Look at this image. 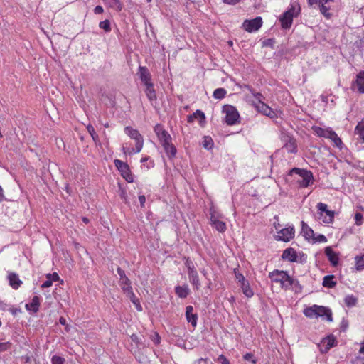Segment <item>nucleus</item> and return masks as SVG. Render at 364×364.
<instances>
[{
	"label": "nucleus",
	"instance_id": "2eb2a0df",
	"mask_svg": "<svg viewBox=\"0 0 364 364\" xmlns=\"http://www.w3.org/2000/svg\"><path fill=\"white\" fill-rule=\"evenodd\" d=\"M282 259L290 262H298V255L294 248L289 247L283 251Z\"/></svg>",
	"mask_w": 364,
	"mask_h": 364
},
{
	"label": "nucleus",
	"instance_id": "49530a36",
	"mask_svg": "<svg viewBox=\"0 0 364 364\" xmlns=\"http://www.w3.org/2000/svg\"><path fill=\"white\" fill-rule=\"evenodd\" d=\"M213 146V140L210 137L205 136L203 140V146L205 149H211Z\"/></svg>",
	"mask_w": 364,
	"mask_h": 364
},
{
	"label": "nucleus",
	"instance_id": "cd10ccee",
	"mask_svg": "<svg viewBox=\"0 0 364 364\" xmlns=\"http://www.w3.org/2000/svg\"><path fill=\"white\" fill-rule=\"evenodd\" d=\"M189 291L188 285L177 286L175 287V292L180 298H186Z\"/></svg>",
	"mask_w": 364,
	"mask_h": 364
},
{
	"label": "nucleus",
	"instance_id": "f257e3e1",
	"mask_svg": "<svg viewBox=\"0 0 364 364\" xmlns=\"http://www.w3.org/2000/svg\"><path fill=\"white\" fill-rule=\"evenodd\" d=\"M154 131L166 156L169 159L174 158L176 155L177 149L172 142L171 134L161 124H156L154 127Z\"/></svg>",
	"mask_w": 364,
	"mask_h": 364
},
{
	"label": "nucleus",
	"instance_id": "8fccbe9b",
	"mask_svg": "<svg viewBox=\"0 0 364 364\" xmlns=\"http://www.w3.org/2000/svg\"><path fill=\"white\" fill-rule=\"evenodd\" d=\"M312 241L314 242H327V239H326L325 235L319 234L316 237L314 236V237L312 239Z\"/></svg>",
	"mask_w": 364,
	"mask_h": 364
},
{
	"label": "nucleus",
	"instance_id": "a19ab883",
	"mask_svg": "<svg viewBox=\"0 0 364 364\" xmlns=\"http://www.w3.org/2000/svg\"><path fill=\"white\" fill-rule=\"evenodd\" d=\"M99 27L101 29H103L107 33H109L111 31L110 22L109 20H105L103 21H100L99 23Z\"/></svg>",
	"mask_w": 364,
	"mask_h": 364
},
{
	"label": "nucleus",
	"instance_id": "412c9836",
	"mask_svg": "<svg viewBox=\"0 0 364 364\" xmlns=\"http://www.w3.org/2000/svg\"><path fill=\"white\" fill-rule=\"evenodd\" d=\"M285 144L284 145V148L289 152L295 154L297 152V145L296 140L287 136L285 140Z\"/></svg>",
	"mask_w": 364,
	"mask_h": 364
},
{
	"label": "nucleus",
	"instance_id": "f03ea898",
	"mask_svg": "<svg viewBox=\"0 0 364 364\" xmlns=\"http://www.w3.org/2000/svg\"><path fill=\"white\" fill-rule=\"evenodd\" d=\"M299 7L298 8V9H296V6L291 4V7L287 11L284 12L283 14L279 18L282 28L283 29L290 28L292 25L294 17H296L299 14Z\"/></svg>",
	"mask_w": 364,
	"mask_h": 364
},
{
	"label": "nucleus",
	"instance_id": "0eeeda50",
	"mask_svg": "<svg viewBox=\"0 0 364 364\" xmlns=\"http://www.w3.org/2000/svg\"><path fill=\"white\" fill-rule=\"evenodd\" d=\"M295 230L294 226H288L284 228H282L277 231V235L275 237L277 240L289 242L294 238Z\"/></svg>",
	"mask_w": 364,
	"mask_h": 364
},
{
	"label": "nucleus",
	"instance_id": "2f4dec72",
	"mask_svg": "<svg viewBox=\"0 0 364 364\" xmlns=\"http://www.w3.org/2000/svg\"><path fill=\"white\" fill-rule=\"evenodd\" d=\"M240 287L242 289V293L247 298H251L254 295L253 290L250 287V283L248 281L240 284Z\"/></svg>",
	"mask_w": 364,
	"mask_h": 364
},
{
	"label": "nucleus",
	"instance_id": "603ef678",
	"mask_svg": "<svg viewBox=\"0 0 364 364\" xmlns=\"http://www.w3.org/2000/svg\"><path fill=\"white\" fill-rule=\"evenodd\" d=\"M185 265L187 267L188 272L196 270L193 262L189 258L186 259Z\"/></svg>",
	"mask_w": 364,
	"mask_h": 364
},
{
	"label": "nucleus",
	"instance_id": "e2e57ef3",
	"mask_svg": "<svg viewBox=\"0 0 364 364\" xmlns=\"http://www.w3.org/2000/svg\"><path fill=\"white\" fill-rule=\"evenodd\" d=\"M139 200L140 202V205L141 207L144 206V203L146 202V197L144 195L139 196Z\"/></svg>",
	"mask_w": 364,
	"mask_h": 364
},
{
	"label": "nucleus",
	"instance_id": "0e129e2a",
	"mask_svg": "<svg viewBox=\"0 0 364 364\" xmlns=\"http://www.w3.org/2000/svg\"><path fill=\"white\" fill-rule=\"evenodd\" d=\"M224 3L231 5H235L239 3L241 0H223Z\"/></svg>",
	"mask_w": 364,
	"mask_h": 364
},
{
	"label": "nucleus",
	"instance_id": "69168bd1",
	"mask_svg": "<svg viewBox=\"0 0 364 364\" xmlns=\"http://www.w3.org/2000/svg\"><path fill=\"white\" fill-rule=\"evenodd\" d=\"M9 311L14 315H16L18 313H20L21 312V309H17V308H11L9 309Z\"/></svg>",
	"mask_w": 364,
	"mask_h": 364
},
{
	"label": "nucleus",
	"instance_id": "4468645a",
	"mask_svg": "<svg viewBox=\"0 0 364 364\" xmlns=\"http://www.w3.org/2000/svg\"><path fill=\"white\" fill-rule=\"evenodd\" d=\"M138 75L139 76V78L141 81V82L144 85H149L152 84L151 82V75L148 70V68L145 66H139V72Z\"/></svg>",
	"mask_w": 364,
	"mask_h": 364
},
{
	"label": "nucleus",
	"instance_id": "f704fd0d",
	"mask_svg": "<svg viewBox=\"0 0 364 364\" xmlns=\"http://www.w3.org/2000/svg\"><path fill=\"white\" fill-rule=\"evenodd\" d=\"M358 299L353 295H347L344 299V303L348 307H353L356 305Z\"/></svg>",
	"mask_w": 364,
	"mask_h": 364
},
{
	"label": "nucleus",
	"instance_id": "a211bd4d",
	"mask_svg": "<svg viewBox=\"0 0 364 364\" xmlns=\"http://www.w3.org/2000/svg\"><path fill=\"white\" fill-rule=\"evenodd\" d=\"M317 317H321L328 321H333L331 311L322 306H316Z\"/></svg>",
	"mask_w": 364,
	"mask_h": 364
},
{
	"label": "nucleus",
	"instance_id": "052dcab7",
	"mask_svg": "<svg viewBox=\"0 0 364 364\" xmlns=\"http://www.w3.org/2000/svg\"><path fill=\"white\" fill-rule=\"evenodd\" d=\"M130 338L132 341L134 342L136 344L141 343L140 338L136 334H132Z\"/></svg>",
	"mask_w": 364,
	"mask_h": 364
},
{
	"label": "nucleus",
	"instance_id": "a18cd8bd",
	"mask_svg": "<svg viewBox=\"0 0 364 364\" xmlns=\"http://www.w3.org/2000/svg\"><path fill=\"white\" fill-rule=\"evenodd\" d=\"M65 358L59 355H55L51 358V364H65Z\"/></svg>",
	"mask_w": 364,
	"mask_h": 364
},
{
	"label": "nucleus",
	"instance_id": "6e6d98bb",
	"mask_svg": "<svg viewBox=\"0 0 364 364\" xmlns=\"http://www.w3.org/2000/svg\"><path fill=\"white\" fill-rule=\"evenodd\" d=\"M355 220L356 225H360L363 223V215L360 213H356L355 215Z\"/></svg>",
	"mask_w": 364,
	"mask_h": 364
},
{
	"label": "nucleus",
	"instance_id": "79ce46f5",
	"mask_svg": "<svg viewBox=\"0 0 364 364\" xmlns=\"http://www.w3.org/2000/svg\"><path fill=\"white\" fill-rule=\"evenodd\" d=\"M110 7L116 9L117 11H121L122 9V3L119 0H108Z\"/></svg>",
	"mask_w": 364,
	"mask_h": 364
},
{
	"label": "nucleus",
	"instance_id": "680f3d73",
	"mask_svg": "<svg viewBox=\"0 0 364 364\" xmlns=\"http://www.w3.org/2000/svg\"><path fill=\"white\" fill-rule=\"evenodd\" d=\"M104 11V9L102 8V6H95V8L94 9V13L95 14H102Z\"/></svg>",
	"mask_w": 364,
	"mask_h": 364
},
{
	"label": "nucleus",
	"instance_id": "864d4df0",
	"mask_svg": "<svg viewBox=\"0 0 364 364\" xmlns=\"http://www.w3.org/2000/svg\"><path fill=\"white\" fill-rule=\"evenodd\" d=\"M11 346V343L10 342L0 343V353L9 350Z\"/></svg>",
	"mask_w": 364,
	"mask_h": 364
},
{
	"label": "nucleus",
	"instance_id": "b1692460",
	"mask_svg": "<svg viewBox=\"0 0 364 364\" xmlns=\"http://www.w3.org/2000/svg\"><path fill=\"white\" fill-rule=\"evenodd\" d=\"M194 119H198L199 124L201 126H203L205 122V114L199 109L196 110L193 114L188 117V122L190 123L193 122Z\"/></svg>",
	"mask_w": 364,
	"mask_h": 364
},
{
	"label": "nucleus",
	"instance_id": "338daca9",
	"mask_svg": "<svg viewBox=\"0 0 364 364\" xmlns=\"http://www.w3.org/2000/svg\"><path fill=\"white\" fill-rule=\"evenodd\" d=\"M195 364H207V359L200 358L195 362Z\"/></svg>",
	"mask_w": 364,
	"mask_h": 364
},
{
	"label": "nucleus",
	"instance_id": "bf43d9fd",
	"mask_svg": "<svg viewBox=\"0 0 364 364\" xmlns=\"http://www.w3.org/2000/svg\"><path fill=\"white\" fill-rule=\"evenodd\" d=\"M53 282H51V279H47L41 285V288H48L52 286Z\"/></svg>",
	"mask_w": 364,
	"mask_h": 364
},
{
	"label": "nucleus",
	"instance_id": "de8ad7c7",
	"mask_svg": "<svg viewBox=\"0 0 364 364\" xmlns=\"http://www.w3.org/2000/svg\"><path fill=\"white\" fill-rule=\"evenodd\" d=\"M319 8H320L321 13L323 16H325L327 18H330L331 14L328 11V10H329L328 7H327L325 4H321Z\"/></svg>",
	"mask_w": 364,
	"mask_h": 364
},
{
	"label": "nucleus",
	"instance_id": "ea45409f",
	"mask_svg": "<svg viewBox=\"0 0 364 364\" xmlns=\"http://www.w3.org/2000/svg\"><path fill=\"white\" fill-rule=\"evenodd\" d=\"M87 132H89V134L91 135L93 141L95 142L98 141H99L98 135L96 134L94 127L91 124H88L87 126Z\"/></svg>",
	"mask_w": 364,
	"mask_h": 364
},
{
	"label": "nucleus",
	"instance_id": "4c0bfd02",
	"mask_svg": "<svg viewBox=\"0 0 364 364\" xmlns=\"http://www.w3.org/2000/svg\"><path fill=\"white\" fill-rule=\"evenodd\" d=\"M227 94V91L224 88H217L213 92V97L215 99L221 100L225 97Z\"/></svg>",
	"mask_w": 364,
	"mask_h": 364
},
{
	"label": "nucleus",
	"instance_id": "6ab92c4d",
	"mask_svg": "<svg viewBox=\"0 0 364 364\" xmlns=\"http://www.w3.org/2000/svg\"><path fill=\"white\" fill-rule=\"evenodd\" d=\"M312 129L318 136L324 137L326 139H330L333 132H334L331 128L324 129L317 126H314Z\"/></svg>",
	"mask_w": 364,
	"mask_h": 364
},
{
	"label": "nucleus",
	"instance_id": "e433bc0d",
	"mask_svg": "<svg viewBox=\"0 0 364 364\" xmlns=\"http://www.w3.org/2000/svg\"><path fill=\"white\" fill-rule=\"evenodd\" d=\"M211 225L220 232H223L226 230V224L220 219L215 221Z\"/></svg>",
	"mask_w": 364,
	"mask_h": 364
},
{
	"label": "nucleus",
	"instance_id": "f8f14e48",
	"mask_svg": "<svg viewBox=\"0 0 364 364\" xmlns=\"http://www.w3.org/2000/svg\"><path fill=\"white\" fill-rule=\"evenodd\" d=\"M117 272L120 277L119 285H120L122 291H124V293L126 292L127 289H132V287L131 286L130 280L126 276L124 271L123 269H122L120 267H117Z\"/></svg>",
	"mask_w": 364,
	"mask_h": 364
},
{
	"label": "nucleus",
	"instance_id": "39448f33",
	"mask_svg": "<svg viewBox=\"0 0 364 364\" xmlns=\"http://www.w3.org/2000/svg\"><path fill=\"white\" fill-rule=\"evenodd\" d=\"M223 112L225 114V121L227 124L234 125L239 122L240 114L234 106L230 105H224Z\"/></svg>",
	"mask_w": 364,
	"mask_h": 364
},
{
	"label": "nucleus",
	"instance_id": "c03bdc74",
	"mask_svg": "<svg viewBox=\"0 0 364 364\" xmlns=\"http://www.w3.org/2000/svg\"><path fill=\"white\" fill-rule=\"evenodd\" d=\"M234 273L235 276V279H237V282L240 284L246 282L247 280L245 278L242 274L239 272L237 269H234Z\"/></svg>",
	"mask_w": 364,
	"mask_h": 364
},
{
	"label": "nucleus",
	"instance_id": "7c9ffc66",
	"mask_svg": "<svg viewBox=\"0 0 364 364\" xmlns=\"http://www.w3.org/2000/svg\"><path fill=\"white\" fill-rule=\"evenodd\" d=\"M355 134L358 135L360 141L364 143V119L358 123L355 128Z\"/></svg>",
	"mask_w": 364,
	"mask_h": 364
},
{
	"label": "nucleus",
	"instance_id": "09e8293b",
	"mask_svg": "<svg viewBox=\"0 0 364 364\" xmlns=\"http://www.w3.org/2000/svg\"><path fill=\"white\" fill-rule=\"evenodd\" d=\"M291 289L294 290L296 293L301 291L302 286L299 284V282L296 279H294V285Z\"/></svg>",
	"mask_w": 364,
	"mask_h": 364
},
{
	"label": "nucleus",
	"instance_id": "5fc2aeb1",
	"mask_svg": "<svg viewBox=\"0 0 364 364\" xmlns=\"http://www.w3.org/2000/svg\"><path fill=\"white\" fill-rule=\"evenodd\" d=\"M46 278L51 279L52 282L53 281L56 282V281L60 280V277H59V275L56 272H54L53 274H50V273L47 274H46Z\"/></svg>",
	"mask_w": 364,
	"mask_h": 364
},
{
	"label": "nucleus",
	"instance_id": "bb28decb",
	"mask_svg": "<svg viewBox=\"0 0 364 364\" xmlns=\"http://www.w3.org/2000/svg\"><path fill=\"white\" fill-rule=\"evenodd\" d=\"M355 86L359 92L364 93V71H361L357 75Z\"/></svg>",
	"mask_w": 364,
	"mask_h": 364
},
{
	"label": "nucleus",
	"instance_id": "9b49d317",
	"mask_svg": "<svg viewBox=\"0 0 364 364\" xmlns=\"http://www.w3.org/2000/svg\"><path fill=\"white\" fill-rule=\"evenodd\" d=\"M336 338L333 336H328L323 338L320 343L318 348L321 353H326L328 350L336 345Z\"/></svg>",
	"mask_w": 364,
	"mask_h": 364
},
{
	"label": "nucleus",
	"instance_id": "7ed1b4c3",
	"mask_svg": "<svg viewBox=\"0 0 364 364\" xmlns=\"http://www.w3.org/2000/svg\"><path fill=\"white\" fill-rule=\"evenodd\" d=\"M124 132L131 139H134L136 141L135 149H133L129 154L139 153L141 151L144 146V139L142 135L139 132L137 129H135L131 127H126L124 128Z\"/></svg>",
	"mask_w": 364,
	"mask_h": 364
},
{
	"label": "nucleus",
	"instance_id": "5701e85b",
	"mask_svg": "<svg viewBox=\"0 0 364 364\" xmlns=\"http://www.w3.org/2000/svg\"><path fill=\"white\" fill-rule=\"evenodd\" d=\"M188 278L191 284L193 285V288L196 290H198L201 286L199 276L198 274V272L196 270L191 271L190 272H188Z\"/></svg>",
	"mask_w": 364,
	"mask_h": 364
},
{
	"label": "nucleus",
	"instance_id": "a878e982",
	"mask_svg": "<svg viewBox=\"0 0 364 364\" xmlns=\"http://www.w3.org/2000/svg\"><path fill=\"white\" fill-rule=\"evenodd\" d=\"M301 232L306 240H312L314 236V230L304 221L301 222Z\"/></svg>",
	"mask_w": 364,
	"mask_h": 364
},
{
	"label": "nucleus",
	"instance_id": "37998d69",
	"mask_svg": "<svg viewBox=\"0 0 364 364\" xmlns=\"http://www.w3.org/2000/svg\"><path fill=\"white\" fill-rule=\"evenodd\" d=\"M247 88L251 92V94L255 97L257 102H262L264 97L260 92H255L250 86H247Z\"/></svg>",
	"mask_w": 364,
	"mask_h": 364
},
{
	"label": "nucleus",
	"instance_id": "58836bf2",
	"mask_svg": "<svg viewBox=\"0 0 364 364\" xmlns=\"http://www.w3.org/2000/svg\"><path fill=\"white\" fill-rule=\"evenodd\" d=\"M329 139H331L333 142V144L336 146L341 149V146L343 144L342 141L338 137V136L337 135V134L335 132H333V134Z\"/></svg>",
	"mask_w": 364,
	"mask_h": 364
},
{
	"label": "nucleus",
	"instance_id": "c756f323",
	"mask_svg": "<svg viewBox=\"0 0 364 364\" xmlns=\"http://www.w3.org/2000/svg\"><path fill=\"white\" fill-rule=\"evenodd\" d=\"M334 278V275L332 274L325 276L323 279V286L327 288H333L336 285Z\"/></svg>",
	"mask_w": 364,
	"mask_h": 364
},
{
	"label": "nucleus",
	"instance_id": "13d9d810",
	"mask_svg": "<svg viewBox=\"0 0 364 364\" xmlns=\"http://www.w3.org/2000/svg\"><path fill=\"white\" fill-rule=\"evenodd\" d=\"M219 218L220 217L216 215L215 211H211V213H210V224L212 225L213 223H215V221L218 220Z\"/></svg>",
	"mask_w": 364,
	"mask_h": 364
},
{
	"label": "nucleus",
	"instance_id": "c9c22d12",
	"mask_svg": "<svg viewBox=\"0 0 364 364\" xmlns=\"http://www.w3.org/2000/svg\"><path fill=\"white\" fill-rule=\"evenodd\" d=\"M304 314L306 317L316 318L317 317L316 305H314L312 307H309V308L304 309Z\"/></svg>",
	"mask_w": 364,
	"mask_h": 364
},
{
	"label": "nucleus",
	"instance_id": "aec40b11",
	"mask_svg": "<svg viewBox=\"0 0 364 364\" xmlns=\"http://www.w3.org/2000/svg\"><path fill=\"white\" fill-rule=\"evenodd\" d=\"M7 278L9 280V285L14 289H18L23 283L22 281L19 279L18 275L14 272H10L8 274Z\"/></svg>",
	"mask_w": 364,
	"mask_h": 364
},
{
	"label": "nucleus",
	"instance_id": "774afa93",
	"mask_svg": "<svg viewBox=\"0 0 364 364\" xmlns=\"http://www.w3.org/2000/svg\"><path fill=\"white\" fill-rule=\"evenodd\" d=\"M263 45L266 46H272V45H273V40L267 39L266 41H264L263 43Z\"/></svg>",
	"mask_w": 364,
	"mask_h": 364
},
{
	"label": "nucleus",
	"instance_id": "6e6552de",
	"mask_svg": "<svg viewBox=\"0 0 364 364\" xmlns=\"http://www.w3.org/2000/svg\"><path fill=\"white\" fill-rule=\"evenodd\" d=\"M252 105L259 112L269 118L273 119L277 117V113L263 102H252Z\"/></svg>",
	"mask_w": 364,
	"mask_h": 364
},
{
	"label": "nucleus",
	"instance_id": "1a4fd4ad",
	"mask_svg": "<svg viewBox=\"0 0 364 364\" xmlns=\"http://www.w3.org/2000/svg\"><path fill=\"white\" fill-rule=\"evenodd\" d=\"M117 169L121 172L122 177L129 183L133 182V176L130 172L129 166L119 159L114 161Z\"/></svg>",
	"mask_w": 364,
	"mask_h": 364
},
{
	"label": "nucleus",
	"instance_id": "f3484780",
	"mask_svg": "<svg viewBox=\"0 0 364 364\" xmlns=\"http://www.w3.org/2000/svg\"><path fill=\"white\" fill-rule=\"evenodd\" d=\"M193 307L187 306L186 308V318L188 323H191L193 327H196L198 321V314L193 313Z\"/></svg>",
	"mask_w": 364,
	"mask_h": 364
},
{
	"label": "nucleus",
	"instance_id": "393cba45",
	"mask_svg": "<svg viewBox=\"0 0 364 364\" xmlns=\"http://www.w3.org/2000/svg\"><path fill=\"white\" fill-rule=\"evenodd\" d=\"M124 294H126L127 296L129 298L131 301L135 306V307L137 309V311H142V306L140 304L139 300L136 298V296H135L134 293L133 292L132 289H127V291L124 292Z\"/></svg>",
	"mask_w": 364,
	"mask_h": 364
},
{
	"label": "nucleus",
	"instance_id": "dca6fc26",
	"mask_svg": "<svg viewBox=\"0 0 364 364\" xmlns=\"http://www.w3.org/2000/svg\"><path fill=\"white\" fill-rule=\"evenodd\" d=\"M325 255L328 257L329 262L333 267H336L339 262V257L338 253L332 250V247L328 246L325 248Z\"/></svg>",
	"mask_w": 364,
	"mask_h": 364
},
{
	"label": "nucleus",
	"instance_id": "c85d7f7f",
	"mask_svg": "<svg viewBox=\"0 0 364 364\" xmlns=\"http://www.w3.org/2000/svg\"><path fill=\"white\" fill-rule=\"evenodd\" d=\"M145 86H146L145 92H146V95L148 99L151 102H152L154 100H156V93L154 88V84L153 83L149 84Z\"/></svg>",
	"mask_w": 364,
	"mask_h": 364
},
{
	"label": "nucleus",
	"instance_id": "3c124183",
	"mask_svg": "<svg viewBox=\"0 0 364 364\" xmlns=\"http://www.w3.org/2000/svg\"><path fill=\"white\" fill-rule=\"evenodd\" d=\"M243 358L245 360L250 361L252 363L255 364L257 363V359L254 358V355L251 353H247L243 355Z\"/></svg>",
	"mask_w": 364,
	"mask_h": 364
},
{
	"label": "nucleus",
	"instance_id": "4d7b16f0",
	"mask_svg": "<svg viewBox=\"0 0 364 364\" xmlns=\"http://www.w3.org/2000/svg\"><path fill=\"white\" fill-rule=\"evenodd\" d=\"M218 361L220 364H230L228 359L224 355H220L218 358Z\"/></svg>",
	"mask_w": 364,
	"mask_h": 364
},
{
	"label": "nucleus",
	"instance_id": "473e14b6",
	"mask_svg": "<svg viewBox=\"0 0 364 364\" xmlns=\"http://www.w3.org/2000/svg\"><path fill=\"white\" fill-rule=\"evenodd\" d=\"M294 277L289 276L287 273L284 282L282 284L281 287L285 290L291 289L294 285Z\"/></svg>",
	"mask_w": 364,
	"mask_h": 364
},
{
	"label": "nucleus",
	"instance_id": "423d86ee",
	"mask_svg": "<svg viewBox=\"0 0 364 364\" xmlns=\"http://www.w3.org/2000/svg\"><path fill=\"white\" fill-rule=\"evenodd\" d=\"M318 208V219L323 223L329 224L333 222L335 213L334 211L329 210L326 204L318 203L317 204Z\"/></svg>",
	"mask_w": 364,
	"mask_h": 364
},
{
	"label": "nucleus",
	"instance_id": "ddd939ff",
	"mask_svg": "<svg viewBox=\"0 0 364 364\" xmlns=\"http://www.w3.org/2000/svg\"><path fill=\"white\" fill-rule=\"evenodd\" d=\"M287 272L283 270L275 269L269 273V277L272 282L275 283H279L280 285L284 283Z\"/></svg>",
	"mask_w": 364,
	"mask_h": 364
},
{
	"label": "nucleus",
	"instance_id": "9d476101",
	"mask_svg": "<svg viewBox=\"0 0 364 364\" xmlns=\"http://www.w3.org/2000/svg\"><path fill=\"white\" fill-rule=\"evenodd\" d=\"M262 26V18L259 16L252 20H245L242 23L244 29L250 33L258 31Z\"/></svg>",
	"mask_w": 364,
	"mask_h": 364
},
{
	"label": "nucleus",
	"instance_id": "20e7f679",
	"mask_svg": "<svg viewBox=\"0 0 364 364\" xmlns=\"http://www.w3.org/2000/svg\"><path fill=\"white\" fill-rule=\"evenodd\" d=\"M297 174L301 178V181H299L300 186L303 188L308 187L313 183L314 178L311 171L305 169H301L299 168H294L289 171V175Z\"/></svg>",
	"mask_w": 364,
	"mask_h": 364
},
{
	"label": "nucleus",
	"instance_id": "72a5a7b5",
	"mask_svg": "<svg viewBox=\"0 0 364 364\" xmlns=\"http://www.w3.org/2000/svg\"><path fill=\"white\" fill-rule=\"evenodd\" d=\"M355 269L358 271L364 269V253L361 255H357L355 257Z\"/></svg>",
	"mask_w": 364,
	"mask_h": 364
},
{
	"label": "nucleus",
	"instance_id": "4be33fe9",
	"mask_svg": "<svg viewBox=\"0 0 364 364\" xmlns=\"http://www.w3.org/2000/svg\"><path fill=\"white\" fill-rule=\"evenodd\" d=\"M40 305V298L37 296H35L33 297L31 302L26 304L25 307L27 311H31L33 313H37L39 311Z\"/></svg>",
	"mask_w": 364,
	"mask_h": 364
}]
</instances>
